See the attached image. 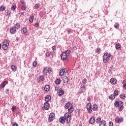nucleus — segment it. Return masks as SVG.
Instances as JSON below:
<instances>
[{
  "label": "nucleus",
  "instance_id": "22",
  "mask_svg": "<svg viewBox=\"0 0 126 126\" xmlns=\"http://www.w3.org/2000/svg\"><path fill=\"white\" fill-rule=\"evenodd\" d=\"M64 52L65 53L67 56H69L70 54H71V51H70V50H65Z\"/></svg>",
  "mask_w": 126,
  "mask_h": 126
},
{
  "label": "nucleus",
  "instance_id": "20",
  "mask_svg": "<svg viewBox=\"0 0 126 126\" xmlns=\"http://www.w3.org/2000/svg\"><path fill=\"white\" fill-rule=\"evenodd\" d=\"M3 45L6 46H9V42L7 39H4L3 41Z\"/></svg>",
  "mask_w": 126,
  "mask_h": 126
},
{
  "label": "nucleus",
  "instance_id": "44",
  "mask_svg": "<svg viewBox=\"0 0 126 126\" xmlns=\"http://www.w3.org/2000/svg\"><path fill=\"white\" fill-rule=\"evenodd\" d=\"M86 82H87V79H84L82 81V83H83V84H85Z\"/></svg>",
  "mask_w": 126,
  "mask_h": 126
},
{
  "label": "nucleus",
  "instance_id": "26",
  "mask_svg": "<svg viewBox=\"0 0 126 126\" xmlns=\"http://www.w3.org/2000/svg\"><path fill=\"white\" fill-rule=\"evenodd\" d=\"M97 109H98V105L96 104H94L93 107V111H97Z\"/></svg>",
  "mask_w": 126,
  "mask_h": 126
},
{
  "label": "nucleus",
  "instance_id": "10",
  "mask_svg": "<svg viewBox=\"0 0 126 126\" xmlns=\"http://www.w3.org/2000/svg\"><path fill=\"white\" fill-rule=\"evenodd\" d=\"M59 91L58 93V95H59V96H62L63 95V94H64V91L63 90V89L60 88L59 89Z\"/></svg>",
  "mask_w": 126,
  "mask_h": 126
},
{
  "label": "nucleus",
  "instance_id": "8",
  "mask_svg": "<svg viewBox=\"0 0 126 126\" xmlns=\"http://www.w3.org/2000/svg\"><path fill=\"white\" fill-rule=\"evenodd\" d=\"M44 79L45 78L44 77V76H40L37 79V82L40 83V81H44Z\"/></svg>",
  "mask_w": 126,
  "mask_h": 126
},
{
  "label": "nucleus",
  "instance_id": "9",
  "mask_svg": "<svg viewBox=\"0 0 126 126\" xmlns=\"http://www.w3.org/2000/svg\"><path fill=\"white\" fill-rule=\"evenodd\" d=\"M59 122L61 124H64V123H65V119H64V117L63 116H61L59 118Z\"/></svg>",
  "mask_w": 126,
  "mask_h": 126
},
{
  "label": "nucleus",
  "instance_id": "63",
  "mask_svg": "<svg viewBox=\"0 0 126 126\" xmlns=\"http://www.w3.org/2000/svg\"><path fill=\"white\" fill-rule=\"evenodd\" d=\"M55 90H58V87H56V88H55Z\"/></svg>",
  "mask_w": 126,
  "mask_h": 126
},
{
  "label": "nucleus",
  "instance_id": "25",
  "mask_svg": "<svg viewBox=\"0 0 126 126\" xmlns=\"http://www.w3.org/2000/svg\"><path fill=\"white\" fill-rule=\"evenodd\" d=\"M110 82L111 83H113V84H117V80H116L114 78H111L110 79Z\"/></svg>",
  "mask_w": 126,
  "mask_h": 126
},
{
  "label": "nucleus",
  "instance_id": "6",
  "mask_svg": "<svg viewBox=\"0 0 126 126\" xmlns=\"http://www.w3.org/2000/svg\"><path fill=\"white\" fill-rule=\"evenodd\" d=\"M87 109L89 113H92V105L91 103H89L87 105Z\"/></svg>",
  "mask_w": 126,
  "mask_h": 126
},
{
  "label": "nucleus",
  "instance_id": "24",
  "mask_svg": "<svg viewBox=\"0 0 126 126\" xmlns=\"http://www.w3.org/2000/svg\"><path fill=\"white\" fill-rule=\"evenodd\" d=\"M120 98H121V99H122V100L125 99V98H126V94H121L120 95Z\"/></svg>",
  "mask_w": 126,
  "mask_h": 126
},
{
  "label": "nucleus",
  "instance_id": "34",
  "mask_svg": "<svg viewBox=\"0 0 126 126\" xmlns=\"http://www.w3.org/2000/svg\"><path fill=\"white\" fill-rule=\"evenodd\" d=\"M11 68H12L13 71H16V66L15 65H12Z\"/></svg>",
  "mask_w": 126,
  "mask_h": 126
},
{
  "label": "nucleus",
  "instance_id": "5",
  "mask_svg": "<svg viewBox=\"0 0 126 126\" xmlns=\"http://www.w3.org/2000/svg\"><path fill=\"white\" fill-rule=\"evenodd\" d=\"M54 119H55V113H50L48 118V122L49 123L53 122V121H54Z\"/></svg>",
  "mask_w": 126,
  "mask_h": 126
},
{
  "label": "nucleus",
  "instance_id": "59",
  "mask_svg": "<svg viewBox=\"0 0 126 126\" xmlns=\"http://www.w3.org/2000/svg\"><path fill=\"white\" fill-rule=\"evenodd\" d=\"M30 18H31V19H32V20L34 19V16L33 15L31 16Z\"/></svg>",
  "mask_w": 126,
  "mask_h": 126
},
{
  "label": "nucleus",
  "instance_id": "60",
  "mask_svg": "<svg viewBox=\"0 0 126 126\" xmlns=\"http://www.w3.org/2000/svg\"><path fill=\"white\" fill-rule=\"evenodd\" d=\"M67 32H68V33H70V32H71V29H68L67 30Z\"/></svg>",
  "mask_w": 126,
  "mask_h": 126
},
{
  "label": "nucleus",
  "instance_id": "31",
  "mask_svg": "<svg viewBox=\"0 0 126 126\" xmlns=\"http://www.w3.org/2000/svg\"><path fill=\"white\" fill-rule=\"evenodd\" d=\"M64 74V73L63 72V69L60 70V71L59 72V75L60 76H62V75H63Z\"/></svg>",
  "mask_w": 126,
  "mask_h": 126
},
{
  "label": "nucleus",
  "instance_id": "30",
  "mask_svg": "<svg viewBox=\"0 0 126 126\" xmlns=\"http://www.w3.org/2000/svg\"><path fill=\"white\" fill-rule=\"evenodd\" d=\"M56 84L59 85V84H61V80L60 79H57L55 81Z\"/></svg>",
  "mask_w": 126,
  "mask_h": 126
},
{
  "label": "nucleus",
  "instance_id": "15",
  "mask_svg": "<svg viewBox=\"0 0 126 126\" xmlns=\"http://www.w3.org/2000/svg\"><path fill=\"white\" fill-rule=\"evenodd\" d=\"M63 80L64 83H67L69 80L68 77H67L66 76H64L63 78Z\"/></svg>",
  "mask_w": 126,
  "mask_h": 126
},
{
  "label": "nucleus",
  "instance_id": "52",
  "mask_svg": "<svg viewBox=\"0 0 126 126\" xmlns=\"http://www.w3.org/2000/svg\"><path fill=\"white\" fill-rule=\"evenodd\" d=\"M63 69V70L64 71L65 73H67L68 71H67V69L64 68V69Z\"/></svg>",
  "mask_w": 126,
  "mask_h": 126
},
{
  "label": "nucleus",
  "instance_id": "53",
  "mask_svg": "<svg viewBox=\"0 0 126 126\" xmlns=\"http://www.w3.org/2000/svg\"><path fill=\"white\" fill-rule=\"evenodd\" d=\"M52 50L53 51H56V46H52Z\"/></svg>",
  "mask_w": 126,
  "mask_h": 126
},
{
  "label": "nucleus",
  "instance_id": "56",
  "mask_svg": "<svg viewBox=\"0 0 126 126\" xmlns=\"http://www.w3.org/2000/svg\"><path fill=\"white\" fill-rule=\"evenodd\" d=\"M9 93V90H6V94H8Z\"/></svg>",
  "mask_w": 126,
  "mask_h": 126
},
{
  "label": "nucleus",
  "instance_id": "33",
  "mask_svg": "<svg viewBox=\"0 0 126 126\" xmlns=\"http://www.w3.org/2000/svg\"><path fill=\"white\" fill-rule=\"evenodd\" d=\"M7 47H8V46L5 45L4 44H3L2 45V48L3 50H4V51H5L6 50H7Z\"/></svg>",
  "mask_w": 126,
  "mask_h": 126
},
{
  "label": "nucleus",
  "instance_id": "48",
  "mask_svg": "<svg viewBox=\"0 0 126 126\" xmlns=\"http://www.w3.org/2000/svg\"><path fill=\"white\" fill-rule=\"evenodd\" d=\"M95 52L97 53V54H100V48H97L95 50Z\"/></svg>",
  "mask_w": 126,
  "mask_h": 126
},
{
  "label": "nucleus",
  "instance_id": "13",
  "mask_svg": "<svg viewBox=\"0 0 126 126\" xmlns=\"http://www.w3.org/2000/svg\"><path fill=\"white\" fill-rule=\"evenodd\" d=\"M45 101H46V102L49 103V102L51 101V95H46L45 97Z\"/></svg>",
  "mask_w": 126,
  "mask_h": 126
},
{
  "label": "nucleus",
  "instance_id": "42",
  "mask_svg": "<svg viewBox=\"0 0 126 126\" xmlns=\"http://www.w3.org/2000/svg\"><path fill=\"white\" fill-rule=\"evenodd\" d=\"M34 6H35V9H36V8H39V7H40V4L37 3Z\"/></svg>",
  "mask_w": 126,
  "mask_h": 126
},
{
  "label": "nucleus",
  "instance_id": "64",
  "mask_svg": "<svg viewBox=\"0 0 126 126\" xmlns=\"http://www.w3.org/2000/svg\"><path fill=\"white\" fill-rule=\"evenodd\" d=\"M1 49V44L0 43V50Z\"/></svg>",
  "mask_w": 126,
  "mask_h": 126
},
{
  "label": "nucleus",
  "instance_id": "32",
  "mask_svg": "<svg viewBox=\"0 0 126 126\" xmlns=\"http://www.w3.org/2000/svg\"><path fill=\"white\" fill-rule=\"evenodd\" d=\"M15 28V29H19V28H20V24H19V23H17L15 25V27H14Z\"/></svg>",
  "mask_w": 126,
  "mask_h": 126
},
{
  "label": "nucleus",
  "instance_id": "37",
  "mask_svg": "<svg viewBox=\"0 0 126 126\" xmlns=\"http://www.w3.org/2000/svg\"><path fill=\"white\" fill-rule=\"evenodd\" d=\"M101 122V118L100 117H97V118L96 120V124H99Z\"/></svg>",
  "mask_w": 126,
  "mask_h": 126
},
{
  "label": "nucleus",
  "instance_id": "4",
  "mask_svg": "<svg viewBox=\"0 0 126 126\" xmlns=\"http://www.w3.org/2000/svg\"><path fill=\"white\" fill-rule=\"evenodd\" d=\"M61 60L63 61H66L67 60V55H66V53L65 52H63L61 54Z\"/></svg>",
  "mask_w": 126,
  "mask_h": 126
},
{
  "label": "nucleus",
  "instance_id": "36",
  "mask_svg": "<svg viewBox=\"0 0 126 126\" xmlns=\"http://www.w3.org/2000/svg\"><path fill=\"white\" fill-rule=\"evenodd\" d=\"M113 94H114L113 95H114V96H118V95H119V92H118L117 90H115V91H114Z\"/></svg>",
  "mask_w": 126,
  "mask_h": 126
},
{
  "label": "nucleus",
  "instance_id": "11",
  "mask_svg": "<svg viewBox=\"0 0 126 126\" xmlns=\"http://www.w3.org/2000/svg\"><path fill=\"white\" fill-rule=\"evenodd\" d=\"M45 110H49L50 109V103L49 102H45L44 103Z\"/></svg>",
  "mask_w": 126,
  "mask_h": 126
},
{
  "label": "nucleus",
  "instance_id": "21",
  "mask_svg": "<svg viewBox=\"0 0 126 126\" xmlns=\"http://www.w3.org/2000/svg\"><path fill=\"white\" fill-rule=\"evenodd\" d=\"M115 48L116 50H119V51L121 50V44L120 43H117L115 45Z\"/></svg>",
  "mask_w": 126,
  "mask_h": 126
},
{
  "label": "nucleus",
  "instance_id": "39",
  "mask_svg": "<svg viewBox=\"0 0 126 126\" xmlns=\"http://www.w3.org/2000/svg\"><path fill=\"white\" fill-rule=\"evenodd\" d=\"M37 64H38V63H37L36 61L33 62V63H32L33 66H34L35 67L36 66H37Z\"/></svg>",
  "mask_w": 126,
  "mask_h": 126
},
{
  "label": "nucleus",
  "instance_id": "29",
  "mask_svg": "<svg viewBox=\"0 0 126 126\" xmlns=\"http://www.w3.org/2000/svg\"><path fill=\"white\" fill-rule=\"evenodd\" d=\"M107 59L109 60L110 61H112V59H113V58L112 57V55L111 54H107Z\"/></svg>",
  "mask_w": 126,
  "mask_h": 126
},
{
  "label": "nucleus",
  "instance_id": "50",
  "mask_svg": "<svg viewBox=\"0 0 126 126\" xmlns=\"http://www.w3.org/2000/svg\"><path fill=\"white\" fill-rule=\"evenodd\" d=\"M34 26L36 28H38V27H39V23H37L35 24Z\"/></svg>",
  "mask_w": 126,
  "mask_h": 126
},
{
  "label": "nucleus",
  "instance_id": "51",
  "mask_svg": "<svg viewBox=\"0 0 126 126\" xmlns=\"http://www.w3.org/2000/svg\"><path fill=\"white\" fill-rule=\"evenodd\" d=\"M21 3H22V4H26V3L24 0H21Z\"/></svg>",
  "mask_w": 126,
  "mask_h": 126
},
{
  "label": "nucleus",
  "instance_id": "49",
  "mask_svg": "<svg viewBox=\"0 0 126 126\" xmlns=\"http://www.w3.org/2000/svg\"><path fill=\"white\" fill-rule=\"evenodd\" d=\"M10 13H11L10 11H7L6 13V15H10Z\"/></svg>",
  "mask_w": 126,
  "mask_h": 126
},
{
  "label": "nucleus",
  "instance_id": "18",
  "mask_svg": "<svg viewBox=\"0 0 126 126\" xmlns=\"http://www.w3.org/2000/svg\"><path fill=\"white\" fill-rule=\"evenodd\" d=\"M89 122L91 125H93V124L95 123V118H94V117L90 118Z\"/></svg>",
  "mask_w": 126,
  "mask_h": 126
},
{
  "label": "nucleus",
  "instance_id": "3",
  "mask_svg": "<svg viewBox=\"0 0 126 126\" xmlns=\"http://www.w3.org/2000/svg\"><path fill=\"white\" fill-rule=\"evenodd\" d=\"M64 119L69 124V123H70V120H71V114L69 113V112L66 113L64 115Z\"/></svg>",
  "mask_w": 126,
  "mask_h": 126
},
{
  "label": "nucleus",
  "instance_id": "40",
  "mask_svg": "<svg viewBox=\"0 0 126 126\" xmlns=\"http://www.w3.org/2000/svg\"><path fill=\"white\" fill-rule=\"evenodd\" d=\"M11 8L12 10H13V11H14V10H15V9H16V6L15 5H12L11 6Z\"/></svg>",
  "mask_w": 126,
  "mask_h": 126
},
{
  "label": "nucleus",
  "instance_id": "58",
  "mask_svg": "<svg viewBox=\"0 0 126 126\" xmlns=\"http://www.w3.org/2000/svg\"><path fill=\"white\" fill-rule=\"evenodd\" d=\"M29 21H30V22L32 23V22H33V20H32V19H31V18H30V19H29Z\"/></svg>",
  "mask_w": 126,
  "mask_h": 126
},
{
  "label": "nucleus",
  "instance_id": "12",
  "mask_svg": "<svg viewBox=\"0 0 126 126\" xmlns=\"http://www.w3.org/2000/svg\"><path fill=\"white\" fill-rule=\"evenodd\" d=\"M107 55H108L107 53H105L103 57V62L105 63H108V57H107Z\"/></svg>",
  "mask_w": 126,
  "mask_h": 126
},
{
  "label": "nucleus",
  "instance_id": "2",
  "mask_svg": "<svg viewBox=\"0 0 126 126\" xmlns=\"http://www.w3.org/2000/svg\"><path fill=\"white\" fill-rule=\"evenodd\" d=\"M65 109H68L69 113H72L73 112V108H72V104L70 102H68L64 105Z\"/></svg>",
  "mask_w": 126,
  "mask_h": 126
},
{
  "label": "nucleus",
  "instance_id": "54",
  "mask_svg": "<svg viewBox=\"0 0 126 126\" xmlns=\"http://www.w3.org/2000/svg\"><path fill=\"white\" fill-rule=\"evenodd\" d=\"M46 57H50V54L49 53V52L46 53Z\"/></svg>",
  "mask_w": 126,
  "mask_h": 126
},
{
  "label": "nucleus",
  "instance_id": "46",
  "mask_svg": "<svg viewBox=\"0 0 126 126\" xmlns=\"http://www.w3.org/2000/svg\"><path fill=\"white\" fill-rule=\"evenodd\" d=\"M114 126V123H113V122L110 121L109 122V126Z\"/></svg>",
  "mask_w": 126,
  "mask_h": 126
},
{
  "label": "nucleus",
  "instance_id": "61",
  "mask_svg": "<svg viewBox=\"0 0 126 126\" xmlns=\"http://www.w3.org/2000/svg\"><path fill=\"white\" fill-rule=\"evenodd\" d=\"M81 88H82L83 89H85V86H82Z\"/></svg>",
  "mask_w": 126,
  "mask_h": 126
},
{
  "label": "nucleus",
  "instance_id": "27",
  "mask_svg": "<svg viewBox=\"0 0 126 126\" xmlns=\"http://www.w3.org/2000/svg\"><path fill=\"white\" fill-rule=\"evenodd\" d=\"M122 84H123V88L126 89V79L123 81Z\"/></svg>",
  "mask_w": 126,
  "mask_h": 126
},
{
  "label": "nucleus",
  "instance_id": "62",
  "mask_svg": "<svg viewBox=\"0 0 126 126\" xmlns=\"http://www.w3.org/2000/svg\"><path fill=\"white\" fill-rule=\"evenodd\" d=\"M90 100H91V98L88 97L87 98V101H89Z\"/></svg>",
  "mask_w": 126,
  "mask_h": 126
},
{
  "label": "nucleus",
  "instance_id": "19",
  "mask_svg": "<svg viewBox=\"0 0 126 126\" xmlns=\"http://www.w3.org/2000/svg\"><path fill=\"white\" fill-rule=\"evenodd\" d=\"M7 83H8V82H7V81H4L0 85L1 87H2V88H4V87H5V85L7 84Z\"/></svg>",
  "mask_w": 126,
  "mask_h": 126
},
{
  "label": "nucleus",
  "instance_id": "35",
  "mask_svg": "<svg viewBox=\"0 0 126 126\" xmlns=\"http://www.w3.org/2000/svg\"><path fill=\"white\" fill-rule=\"evenodd\" d=\"M115 95L114 94H111L110 96L109 97V99L110 100H114L115 99Z\"/></svg>",
  "mask_w": 126,
  "mask_h": 126
},
{
  "label": "nucleus",
  "instance_id": "41",
  "mask_svg": "<svg viewBox=\"0 0 126 126\" xmlns=\"http://www.w3.org/2000/svg\"><path fill=\"white\" fill-rule=\"evenodd\" d=\"M22 31L23 32V33H26V32H27V28H24L22 29Z\"/></svg>",
  "mask_w": 126,
  "mask_h": 126
},
{
  "label": "nucleus",
  "instance_id": "38",
  "mask_svg": "<svg viewBox=\"0 0 126 126\" xmlns=\"http://www.w3.org/2000/svg\"><path fill=\"white\" fill-rule=\"evenodd\" d=\"M52 68L51 67H49L47 70L48 73H51L52 72Z\"/></svg>",
  "mask_w": 126,
  "mask_h": 126
},
{
  "label": "nucleus",
  "instance_id": "14",
  "mask_svg": "<svg viewBox=\"0 0 126 126\" xmlns=\"http://www.w3.org/2000/svg\"><path fill=\"white\" fill-rule=\"evenodd\" d=\"M10 32L11 34H15V33H16V29H15V27H13L10 29Z\"/></svg>",
  "mask_w": 126,
  "mask_h": 126
},
{
  "label": "nucleus",
  "instance_id": "23",
  "mask_svg": "<svg viewBox=\"0 0 126 126\" xmlns=\"http://www.w3.org/2000/svg\"><path fill=\"white\" fill-rule=\"evenodd\" d=\"M44 90L47 92L48 91H50V86L49 85H46L44 87Z\"/></svg>",
  "mask_w": 126,
  "mask_h": 126
},
{
  "label": "nucleus",
  "instance_id": "43",
  "mask_svg": "<svg viewBox=\"0 0 126 126\" xmlns=\"http://www.w3.org/2000/svg\"><path fill=\"white\" fill-rule=\"evenodd\" d=\"M22 10H25L26 9V6L25 5H24L22 6L21 8Z\"/></svg>",
  "mask_w": 126,
  "mask_h": 126
},
{
  "label": "nucleus",
  "instance_id": "28",
  "mask_svg": "<svg viewBox=\"0 0 126 126\" xmlns=\"http://www.w3.org/2000/svg\"><path fill=\"white\" fill-rule=\"evenodd\" d=\"M5 6L1 5L0 6V11H4V10H5Z\"/></svg>",
  "mask_w": 126,
  "mask_h": 126
},
{
  "label": "nucleus",
  "instance_id": "55",
  "mask_svg": "<svg viewBox=\"0 0 126 126\" xmlns=\"http://www.w3.org/2000/svg\"><path fill=\"white\" fill-rule=\"evenodd\" d=\"M23 14H24V12H21V13H19V15H20V16H22Z\"/></svg>",
  "mask_w": 126,
  "mask_h": 126
},
{
  "label": "nucleus",
  "instance_id": "45",
  "mask_svg": "<svg viewBox=\"0 0 126 126\" xmlns=\"http://www.w3.org/2000/svg\"><path fill=\"white\" fill-rule=\"evenodd\" d=\"M15 109H16V106H13L11 108L12 111L14 112V111H15Z\"/></svg>",
  "mask_w": 126,
  "mask_h": 126
},
{
  "label": "nucleus",
  "instance_id": "57",
  "mask_svg": "<svg viewBox=\"0 0 126 126\" xmlns=\"http://www.w3.org/2000/svg\"><path fill=\"white\" fill-rule=\"evenodd\" d=\"M13 126H18V124H17V123H14L13 125Z\"/></svg>",
  "mask_w": 126,
  "mask_h": 126
},
{
  "label": "nucleus",
  "instance_id": "47",
  "mask_svg": "<svg viewBox=\"0 0 126 126\" xmlns=\"http://www.w3.org/2000/svg\"><path fill=\"white\" fill-rule=\"evenodd\" d=\"M114 27L116 29H119L120 28V24H118L116 26H115Z\"/></svg>",
  "mask_w": 126,
  "mask_h": 126
},
{
  "label": "nucleus",
  "instance_id": "1",
  "mask_svg": "<svg viewBox=\"0 0 126 126\" xmlns=\"http://www.w3.org/2000/svg\"><path fill=\"white\" fill-rule=\"evenodd\" d=\"M114 105L115 106V107H116V108H118V107H119V111H120V112H121V111H123V110H124V106H123L124 103L122 101H116L114 103Z\"/></svg>",
  "mask_w": 126,
  "mask_h": 126
},
{
  "label": "nucleus",
  "instance_id": "7",
  "mask_svg": "<svg viewBox=\"0 0 126 126\" xmlns=\"http://www.w3.org/2000/svg\"><path fill=\"white\" fill-rule=\"evenodd\" d=\"M124 122V118H116L115 119V122L117 124H120V123H123Z\"/></svg>",
  "mask_w": 126,
  "mask_h": 126
},
{
  "label": "nucleus",
  "instance_id": "16",
  "mask_svg": "<svg viewBox=\"0 0 126 126\" xmlns=\"http://www.w3.org/2000/svg\"><path fill=\"white\" fill-rule=\"evenodd\" d=\"M47 73H48V67L47 66L44 67L43 68V75H47Z\"/></svg>",
  "mask_w": 126,
  "mask_h": 126
},
{
  "label": "nucleus",
  "instance_id": "17",
  "mask_svg": "<svg viewBox=\"0 0 126 126\" xmlns=\"http://www.w3.org/2000/svg\"><path fill=\"white\" fill-rule=\"evenodd\" d=\"M106 126V121L101 120L99 123V126Z\"/></svg>",
  "mask_w": 126,
  "mask_h": 126
}]
</instances>
